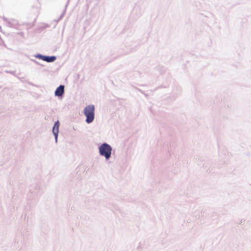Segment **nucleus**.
I'll list each match as a JSON object with an SVG mask.
<instances>
[{"instance_id":"1","label":"nucleus","mask_w":251,"mask_h":251,"mask_svg":"<svg viewBox=\"0 0 251 251\" xmlns=\"http://www.w3.org/2000/svg\"><path fill=\"white\" fill-rule=\"evenodd\" d=\"M84 114L86 117V122L87 123L92 122L94 119L95 106L93 105H89L84 109Z\"/></svg>"},{"instance_id":"2","label":"nucleus","mask_w":251,"mask_h":251,"mask_svg":"<svg viewBox=\"0 0 251 251\" xmlns=\"http://www.w3.org/2000/svg\"><path fill=\"white\" fill-rule=\"evenodd\" d=\"M100 155L105 156L106 159H108L111 155L112 149L111 147L106 144H102L99 148Z\"/></svg>"},{"instance_id":"3","label":"nucleus","mask_w":251,"mask_h":251,"mask_svg":"<svg viewBox=\"0 0 251 251\" xmlns=\"http://www.w3.org/2000/svg\"><path fill=\"white\" fill-rule=\"evenodd\" d=\"M59 123L57 121L55 123L54 126L52 129V132L55 136L56 140L57 138V136L59 132Z\"/></svg>"},{"instance_id":"4","label":"nucleus","mask_w":251,"mask_h":251,"mask_svg":"<svg viewBox=\"0 0 251 251\" xmlns=\"http://www.w3.org/2000/svg\"><path fill=\"white\" fill-rule=\"evenodd\" d=\"M64 92V85H60L55 90V95L57 96H61Z\"/></svg>"},{"instance_id":"5","label":"nucleus","mask_w":251,"mask_h":251,"mask_svg":"<svg viewBox=\"0 0 251 251\" xmlns=\"http://www.w3.org/2000/svg\"><path fill=\"white\" fill-rule=\"evenodd\" d=\"M40 58H42L44 61L48 62H51L54 61L56 59L55 56H40Z\"/></svg>"}]
</instances>
